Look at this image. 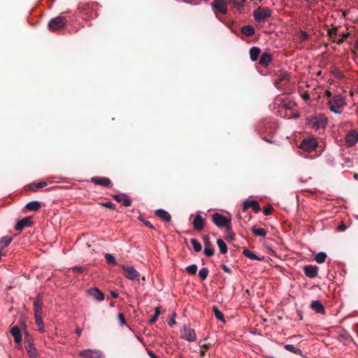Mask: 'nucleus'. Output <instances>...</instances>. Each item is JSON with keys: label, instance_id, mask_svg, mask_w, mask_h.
Returning a JSON list of instances; mask_svg holds the SVG:
<instances>
[{"label": "nucleus", "instance_id": "nucleus-52", "mask_svg": "<svg viewBox=\"0 0 358 358\" xmlns=\"http://www.w3.org/2000/svg\"><path fill=\"white\" fill-rule=\"evenodd\" d=\"M71 269L73 272L76 273H82L85 271V268L82 266H74Z\"/></svg>", "mask_w": 358, "mask_h": 358}, {"label": "nucleus", "instance_id": "nucleus-34", "mask_svg": "<svg viewBox=\"0 0 358 358\" xmlns=\"http://www.w3.org/2000/svg\"><path fill=\"white\" fill-rule=\"evenodd\" d=\"M338 34V27H333L327 30V36L332 42H336V36Z\"/></svg>", "mask_w": 358, "mask_h": 358}, {"label": "nucleus", "instance_id": "nucleus-16", "mask_svg": "<svg viewBox=\"0 0 358 358\" xmlns=\"http://www.w3.org/2000/svg\"><path fill=\"white\" fill-rule=\"evenodd\" d=\"M42 298L40 295H38L34 302V316L42 315H43V309H42Z\"/></svg>", "mask_w": 358, "mask_h": 358}, {"label": "nucleus", "instance_id": "nucleus-48", "mask_svg": "<svg viewBox=\"0 0 358 358\" xmlns=\"http://www.w3.org/2000/svg\"><path fill=\"white\" fill-rule=\"evenodd\" d=\"M101 205L102 206H104L106 208H108L110 210H115V205L110 202V201H108V202H106V203H101Z\"/></svg>", "mask_w": 358, "mask_h": 358}, {"label": "nucleus", "instance_id": "nucleus-47", "mask_svg": "<svg viewBox=\"0 0 358 358\" xmlns=\"http://www.w3.org/2000/svg\"><path fill=\"white\" fill-rule=\"evenodd\" d=\"M138 220H139L140 221L143 222L144 223V224H145L147 227H148V228H150V229H155V227H154V226L152 225V224L150 222H149V221H148V220H145L142 216H139V217H138Z\"/></svg>", "mask_w": 358, "mask_h": 358}, {"label": "nucleus", "instance_id": "nucleus-19", "mask_svg": "<svg viewBox=\"0 0 358 358\" xmlns=\"http://www.w3.org/2000/svg\"><path fill=\"white\" fill-rule=\"evenodd\" d=\"M91 182L103 187H108L111 183L110 180L106 177H92L91 178Z\"/></svg>", "mask_w": 358, "mask_h": 358}, {"label": "nucleus", "instance_id": "nucleus-63", "mask_svg": "<svg viewBox=\"0 0 358 358\" xmlns=\"http://www.w3.org/2000/svg\"><path fill=\"white\" fill-rule=\"evenodd\" d=\"M110 294H111V296H112L113 298H115V299H116V298H117V297H118V294H117L116 292H115V291H112V292H110Z\"/></svg>", "mask_w": 358, "mask_h": 358}, {"label": "nucleus", "instance_id": "nucleus-33", "mask_svg": "<svg viewBox=\"0 0 358 358\" xmlns=\"http://www.w3.org/2000/svg\"><path fill=\"white\" fill-rule=\"evenodd\" d=\"M243 254L247 257L248 258L250 259H253V260H259V261H261L263 259V257H257L255 254H254L253 252H252L250 250H249L248 249H246L245 248L243 251Z\"/></svg>", "mask_w": 358, "mask_h": 358}, {"label": "nucleus", "instance_id": "nucleus-38", "mask_svg": "<svg viewBox=\"0 0 358 358\" xmlns=\"http://www.w3.org/2000/svg\"><path fill=\"white\" fill-rule=\"evenodd\" d=\"M213 311L214 313V315L215 316V317L219 320L221 322H224V315L222 314V313L218 309V308L217 306H213Z\"/></svg>", "mask_w": 358, "mask_h": 358}, {"label": "nucleus", "instance_id": "nucleus-6", "mask_svg": "<svg viewBox=\"0 0 358 358\" xmlns=\"http://www.w3.org/2000/svg\"><path fill=\"white\" fill-rule=\"evenodd\" d=\"M271 15V10L266 7H259L253 13L256 22L265 21Z\"/></svg>", "mask_w": 358, "mask_h": 358}, {"label": "nucleus", "instance_id": "nucleus-43", "mask_svg": "<svg viewBox=\"0 0 358 358\" xmlns=\"http://www.w3.org/2000/svg\"><path fill=\"white\" fill-rule=\"evenodd\" d=\"M235 234L231 231V225H230L228 228H226V236L225 238L227 241L234 240Z\"/></svg>", "mask_w": 358, "mask_h": 358}, {"label": "nucleus", "instance_id": "nucleus-55", "mask_svg": "<svg viewBox=\"0 0 358 358\" xmlns=\"http://www.w3.org/2000/svg\"><path fill=\"white\" fill-rule=\"evenodd\" d=\"M301 97L305 101H308L310 99V96L308 92H305V93L302 94Z\"/></svg>", "mask_w": 358, "mask_h": 358}, {"label": "nucleus", "instance_id": "nucleus-18", "mask_svg": "<svg viewBox=\"0 0 358 358\" xmlns=\"http://www.w3.org/2000/svg\"><path fill=\"white\" fill-rule=\"evenodd\" d=\"M79 355L83 358H101V353L99 351L94 350H85L79 352Z\"/></svg>", "mask_w": 358, "mask_h": 358}, {"label": "nucleus", "instance_id": "nucleus-21", "mask_svg": "<svg viewBox=\"0 0 358 358\" xmlns=\"http://www.w3.org/2000/svg\"><path fill=\"white\" fill-rule=\"evenodd\" d=\"M303 272L308 278H315L317 275L318 269L316 266L308 265L303 267Z\"/></svg>", "mask_w": 358, "mask_h": 358}, {"label": "nucleus", "instance_id": "nucleus-8", "mask_svg": "<svg viewBox=\"0 0 358 358\" xmlns=\"http://www.w3.org/2000/svg\"><path fill=\"white\" fill-rule=\"evenodd\" d=\"M301 148L306 152H312L317 147V141L313 137H310L302 141Z\"/></svg>", "mask_w": 358, "mask_h": 358}, {"label": "nucleus", "instance_id": "nucleus-1", "mask_svg": "<svg viewBox=\"0 0 358 358\" xmlns=\"http://www.w3.org/2000/svg\"><path fill=\"white\" fill-rule=\"evenodd\" d=\"M64 13H62L59 16L52 18L48 23V28L50 31L57 32L64 29L66 26L68 20Z\"/></svg>", "mask_w": 358, "mask_h": 358}, {"label": "nucleus", "instance_id": "nucleus-51", "mask_svg": "<svg viewBox=\"0 0 358 358\" xmlns=\"http://www.w3.org/2000/svg\"><path fill=\"white\" fill-rule=\"evenodd\" d=\"M273 208L271 206H268L266 208H264V214L265 215H269L272 213V212L273 211Z\"/></svg>", "mask_w": 358, "mask_h": 358}, {"label": "nucleus", "instance_id": "nucleus-14", "mask_svg": "<svg viewBox=\"0 0 358 358\" xmlns=\"http://www.w3.org/2000/svg\"><path fill=\"white\" fill-rule=\"evenodd\" d=\"M31 225V217H26L17 221L15 228L17 231H22L24 227H30Z\"/></svg>", "mask_w": 358, "mask_h": 358}, {"label": "nucleus", "instance_id": "nucleus-36", "mask_svg": "<svg viewBox=\"0 0 358 358\" xmlns=\"http://www.w3.org/2000/svg\"><path fill=\"white\" fill-rule=\"evenodd\" d=\"M284 348L287 351L292 352H293L294 354H296V355H300L301 357H303V355H302V351L299 348H295L293 345L287 344V345H285Z\"/></svg>", "mask_w": 358, "mask_h": 358}, {"label": "nucleus", "instance_id": "nucleus-30", "mask_svg": "<svg viewBox=\"0 0 358 358\" xmlns=\"http://www.w3.org/2000/svg\"><path fill=\"white\" fill-rule=\"evenodd\" d=\"M47 185L48 183L45 181L34 182L28 185V189L31 191H36L37 189L45 187Z\"/></svg>", "mask_w": 358, "mask_h": 358}, {"label": "nucleus", "instance_id": "nucleus-11", "mask_svg": "<svg viewBox=\"0 0 358 358\" xmlns=\"http://www.w3.org/2000/svg\"><path fill=\"white\" fill-rule=\"evenodd\" d=\"M213 8L220 13H227V3L224 0H214L212 3Z\"/></svg>", "mask_w": 358, "mask_h": 358}, {"label": "nucleus", "instance_id": "nucleus-28", "mask_svg": "<svg viewBox=\"0 0 358 358\" xmlns=\"http://www.w3.org/2000/svg\"><path fill=\"white\" fill-rule=\"evenodd\" d=\"M261 53V50L258 47H252L250 49V59L253 62L257 61L259 55Z\"/></svg>", "mask_w": 358, "mask_h": 358}, {"label": "nucleus", "instance_id": "nucleus-35", "mask_svg": "<svg viewBox=\"0 0 358 358\" xmlns=\"http://www.w3.org/2000/svg\"><path fill=\"white\" fill-rule=\"evenodd\" d=\"M252 233L257 236L264 237L266 236L267 231L263 228H257L255 226L252 227Z\"/></svg>", "mask_w": 358, "mask_h": 358}, {"label": "nucleus", "instance_id": "nucleus-4", "mask_svg": "<svg viewBox=\"0 0 358 358\" xmlns=\"http://www.w3.org/2000/svg\"><path fill=\"white\" fill-rule=\"evenodd\" d=\"M327 122V120L326 117L324 115L320 114L310 117L308 121V124L312 129L319 130L320 129H324Z\"/></svg>", "mask_w": 358, "mask_h": 358}, {"label": "nucleus", "instance_id": "nucleus-5", "mask_svg": "<svg viewBox=\"0 0 358 358\" xmlns=\"http://www.w3.org/2000/svg\"><path fill=\"white\" fill-rule=\"evenodd\" d=\"M212 220L218 227H225L229 229V227L231 225V219L217 213L213 215Z\"/></svg>", "mask_w": 358, "mask_h": 358}, {"label": "nucleus", "instance_id": "nucleus-20", "mask_svg": "<svg viewBox=\"0 0 358 358\" xmlns=\"http://www.w3.org/2000/svg\"><path fill=\"white\" fill-rule=\"evenodd\" d=\"M87 293L94 299L97 300L99 301H103L104 299V294L98 288H91L87 290Z\"/></svg>", "mask_w": 358, "mask_h": 358}, {"label": "nucleus", "instance_id": "nucleus-24", "mask_svg": "<svg viewBox=\"0 0 358 358\" xmlns=\"http://www.w3.org/2000/svg\"><path fill=\"white\" fill-rule=\"evenodd\" d=\"M275 105H281V107L282 109H285V110H292V108H294V103H292V102H282V99L278 97L275 99Z\"/></svg>", "mask_w": 358, "mask_h": 358}, {"label": "nucleus", "instance_id": "nucleus-61", "mask_svg": "<svg viewBox=\"0 0 358 358\" xmlns=\"http://www.w3.org/2000/svg\"><path fill=\"white\" fill-rule=\"evenodd\" d=\"M161 313V310H160V307H156L155 308V315L157 317H159V315H160Z\"/></svg>", "mask_w": 358, "mask_h": 358}, {"label": "nucleus", "instance_id": "nucleus-31", "mask_svg": "<svg viewBox=\"0 0 358 358\" xmlns=\"http://www.w3.org/2000/svg\"><path fill=\"white\" fill-rule=\"evenodd\" d=\"M13 238L11 236H3L0 238V250L2 252V249L7 247L12 241Z\"/></svg>", "mask_w": 358, "mask_h": 358}, {"label": "nucleus", "instance_id": "nucleus-26", "mask_svg": "<svg viewBox=\"0 0 358 358\" xmlns=\"http://www.w3.org/2000/svg\"><path fill=\"white\" fill-rule=\"evenodd\" d=\"M155 215L161 218L162 220H164L166 222H170L171 220V215L163 209H159L155 211Z\"/></svg>", "mask_w": 358, "mask_h": 358}, {"label": "nucleus", "instance_id": "nucleus-39", "mask_svg": "<svg viewBox=\"0 0 358 358\" xmlns=\"http://www.w3.org/2000/svg\"><path fill=\"white\" fill-rule=\"evenodd\" d=\"M327 259L326 253L321 252L316 255L315 259L318 264H322L325 262Z\"/></svg>", "mask_w": 358, "mask_h": 358}, {"label": "nucleus", "instance_id": "nucleus-46", "mask_svg": "<svg viewBox=\"0 0 358 358\" xmlns=\"http://www.w3.org/2000/svg\"><path fill=\"white\" fill-rule=\"evenodd\" d=\"M214 249L211 247H205L204 253L208 257H212L214 255Z\"/></svg>", "mask_w": 358, "mask_h": 358}, {"label": "nucleus", "instance_id": "nucleus-49", "mask_svg": "<svg viewBox=\"0 0 358 358\" xmlns=\"http://www.w3.org/2000/svg\"><path fill=\"white\" fill-rule=\"evenodd\" d=\"M117 317H118V320H119L120 325L122 326L126 324V320L124 319V316L122 313H119Z\"/></svg>", "mask_w": 358, "mask_h": 358}, {"label": "nucleus", "instance_id": "nucleus-54", "mask_svg": "<svg viewBox=\"0 0 358 358\" xmlns=\"http://www.w3.org/2000/svg\"><path fill=\"white\" fill-rule=\"evenodd\" d=\"M221 267H222V269H223L226 273H229V274H230V273H231V268H230L229 266H227V265H225V264H222Z\"/></svg>", "mask_w": 358, "mask_h": 358}, {"label": "nucleus", "instance_id": "nucleus-23", "mask_svg": "<svg viewBox=\"0 0 358 358\" xmlns=\"http://www.w3.org/2000/svg\"><path fill=\"white\" fill-rule=\"evenodd\" d=\"M271 55L267 52H264L262 54L259 63L262 66H267L271 63Z\"/></svg>", "mask_w": 358, "mask_h": 358}, {"label": "nucleus", "instance_id": "nucleus-40", "mask_svg": "<svg viewBox=\"0 0 358 358\" xmlns=\"http://www.w3.org/2000/svg\"><path fill=\"white\" fill-rule=\"evenodd\" d=\"M104 257L106 259V261L108 264H112V265H116L117 264V262H116V259L115 258V257L113 255H112L111 254H109V253H106L104 255Z\"/></svg>", "mask_w": 358, "mask_h": 358}, {"label": "nucleus", "instance_id": "nucleus-57", "mask_svg": "<svg viewBox=\"0 0 358 358\" xmlns=\"http://www.w3.org/2000/svg\"><path fill=\"white\" fill-rule=\"evenodd\" d=\"M157 319H158V317H157V316H156L155 315H154L152 317V318H150V320H149V323H150V324H154V323L157 320Z\"/></svg>", "mask_w": 358, "mask_h": 358}, {"label": "nucleus", "instance_id": "nucleus-50", "mask_svg": "<svg viewBox=\"0 0 358 358\" xmlns=\"http://www.w3.org/2000/svg\"><path fill=\"white\" fill-rule=\"evenodd\" d=\"M244 2V0H242L241 2L239 1V0H229V3L231 4H233L236 7H240L243 5Z\"/></svg>", "mask_w": 358, "mask_h": 358}, {"label": "nucleus", "instance_id": "nucleus-15", "mask_svg": "<svg viewBox=\"0 0 358 358\" xmlns=\"http://www.w3.org/2000/svg\"><path fill=\"white\" fill-rule=\"evenodd\" d=\"M249 208H252L255 213H258L261 210L259 204L256 200H246L243 203V211H245Z\"/></svg>", "mask_w": 358, "mask_h": 358}, {"label": "nucleus", "instance_id": "nucleus-12", "mask_svg": "<svg viewBox=\"0 0 358 358\" xmlns=\"http://www.w3.org/2000/svg\"><path fill=\"white\" fill-rule=\"evenodd\" d=\"M358 141V132L355 130L352 129L350 130L345 136V143L346 144L352 147L355 145Z\"/></svg>", "mask_w": 358, "mask_h": 358}, {"label": "nucleus", "instance_id": "nucleus-25", "mask_svg": "<svg viewBox=\"0 0 358 358\" xmlns=\"http://www.w3.org/2000/svg\"><path fill=\"white\" fill-rule=\"evenodd\" d=\"M10 334L13 336L15 343H20L22 341L21 331L17 326H15L11 329Z\"/></svg>", "mask_w": 358, "mask_h": 358}, {"label": "nucleus", "instance_id": "nucleus-37", "mask_svg": "<svg viewBox=\"0 0 358 358\" xmlns=\"http://www.w3.org/2000/svg\"><path fill=\"white\" fill-rule=\"evenodd\" d=\"M217 243L218 245V248L220 249V252L222 254H226L228 250L227 244L224 243V241L222 239H217Z\"/></svg>", "mask_w": 358, "mask_h": 358}, {"label": "nucleus", "instance_id": "nucleus-45", "mask_svg": "<svg viewBox=\"0 0 358 358\" xmlns=\"http://www.w3.org/2000/svg\"><path fill=\"white\" fill-rule=\"evenodd\" d=\"M187 272L190 275H195L197 271V266L196 264H192L186 268Z\"/></svg>", "mask_w": 358, "mask_h": 358}, {"label": "nucleus", "instance_id": "nucleus-42", "mask_svg": "<svg viewBox=\"0 0 358 358\" xmlns=\"http://www.w3.org/2000/svg\"><path fill=\"white\" fill-rule=\"evenodd\" d=\"M190 242L196 252H200L201 250V245L196 239L192 238Z\"/></svg>", "mask_w": 358, "mask_h": 358}, {"label": "nucleus", "instance_id": "nucleus-64", "mask_svg": "<svg viewBox=\"0 0 358 358\" xmlns=\"http://www.w3.org/2000/svg\"><path fill=\"white\" fill-rule=\"evenodd\" d=\"M299 116V113H293L290 115V117H293V118H298Z\"/></svg>", "mask_w": 358, "mask_h": 358}, {"label": "nucleus", "instance_id": "nucleus-7", "mask_svg": "<svg viewBox=\"0 0 358 358\" xmlns=\"http://www.w3.org/2000/svg\"><path fill=\"white\" fill-rule=\"evenodd\" d=\"M121 267L126 278L131 280H139L140 273L133 266L122 265Z\"/></svg>", "mask_w": 358, "mask_h": 358}, {"label": "nucleus", "instance_id": "nucleus-13", "mask_svg": "<svg viewBox=\"0 0 358 358\" xmlns=\"http://www.w3.org/2000/svg\"><path fill=\"white\" fill-rule=\"evenodd\" d=\"M112 197L117 202H122L124 206L129 207L131 205V201L125 194H117L112 195Z\"/></svg>", "mask_w": 358, "mask_h": 358}, {"label": "nucleus", "instance_id": "nucleus-60", "mask_svg": "<svg viewBox=\"0 0 358 358\" xmlns=\"http://www.w3.org/2000/svg\"><path fill=\"white\" fill-rule=\"evenodd\" d=\"M346 228H347L346 225L344 224H342L338 227V230L340 231H343L345 230Z\"/></svg>", "mask_w": 358, "mask_h": 358}, {"label": "nucleus", "instance_id": "nucleus-53", "mask_svg": "<svg viewBox=\"0 0 358 358\" xmlns=\"http://www.w3.org/2000/svg\"><path fill=\"white\" fill-rule=\"evenodd\" d=\"M210 346V344H203L201 346V350L200 351V355L203 356L205 355L206 350L208 349Z\"/></svg>", "mask_w": 358, "mask_h": 358}, {"label": "nucleus", "instance_id": "nucleus-58", "mask_svg": "<svg viewBox=\"0 0 358 358\" xmlns=\"http://www.w3.org/2000/svg\"><path fill=\"white\" fill-rule=\"evenodd\" d=\"M204 243H205V247H210V243L209 241L208 236H206L204 238Z\"/></svg>", "mask_w": 358, "mask_h": 358}, {"label": "nucleus", "instance_id": "nucleus-17", "mask_svg": "<svg viewBox=\"0 0 358 358\" xmlns=\"http://www.w3.org/2000/svg\"><path fill=\"white\" fill-rule=\"evenodd\" d=\"M192 224L195 230L200 231L204 228L205 220L199 214H196Z\"/></svg>", "mask_w": 358, "mask_h": 358}, {"label": "nucleus", "instance_id": "nucleus-41", "mask_svg": "<svg viewBox=\"0 0 358 358\" xmlns=\"http://www.w3.org/2000/svg\"><path fill=\"white\" fill-rule=\"evenodd\" d=\"M34 319H35V322H36V325L39 327V331L41 332L43 331L44 326H43V320H42V315L34 316Z\"/></svg>", "mask_w": 358, "mask_h": 358}, {"label": "nucleus", "instance_id": "nucleus-59", "mask_svg": "<svg viewBox=\"0 0 358 358\" xmlns=\"http://www.w3.org/2000/svg\"><path fill=\"white\" fill-rule=\"evenodd\" d=\"M148 354L150 358H159L152 351L148 350Z\"/></svg>", "mask_w": 358, "mask_h": 358}, {"label": "nucleus", "instance_id": "nucleus-9", "mask_svg": "<svg viewBox=\"0 0 358 358\" xmlns=\"http://www.w3.org/2000/svg\"><path fill=\"white\" fill-rule=\"evenodd\" d=\"M289 80V73L285 71H280L278 75V78L275 81V85L278 88H284L288 85Z\"/></svg>", "mask_w": 358, "mask_h": 358}, {"label": "nucleus", "instance_id": "nucleus-27", "mask_svg": "<svg viewBox=\"0 0 358 358\" xmlns=\"http://www.w3.org/2000/svg\"><path fill=\"white\" fill-rule=\"evenodd\" d=\"M26 350L31 358H36L37 357V352L36 349L34 347V345L31 342H28L27 344L25 345Z\"/></svg>", "mask_w": 358, "mask_h": 358}, {"label": "nucleus", "instance_id": "nucleus-3", "mask_svg": "<svg viewBox=\"0 0 358 358\" xmlns=\"http://www.w3.org/2000/svg\"><path fill=\"white\" fill-rule=\"evenodd\" d=\"M329 108L336 114L342 113L341 108L345 105V99L341 95H334L328 101Z\"/></svg>", "mask_w": 358, "mask_h": 358}, {"label": "nucleus", "instance_id": "nucleus-56", "mask_svg": "<svg viewBox=\"0 0 358 358\" xmlns=\"http://www.w3.org/2000/svg\"><path fill=\"white\" fill-rule=\"evenodd\" d=\"M301 36L303 40H306L309 38V35L306 31H302Z\"/></svg>", "mask_w": 358, "mask_h": 358}, {"label": "nucleus", "instance_id": "nucleus-32", "mask_svg": "<svg viewBox=\"0 0 358 358\" xmlns=\"http://www.w3.org/2000/svg\"><path fill=\"white\" fill-rule=\"evenodd\" d=\"M241 32L246 36H251L255 34V29L251 25H245L241 28Z\"/></svg>", "mask_w": 358, "mask_h": 358}, {"label": "nucleus", "instance_id": "nucleus-10", "mask_svg": "<svg viewBox=\"0 0 358 358\" xmlns=\"http://www.w3.org/2000/svg\"><path fill=\"white\" fill-rule=\"evenodd\" d=\"M181 337L190 342L194 341L196 338L194 329L187 326H184L183 330L181 331Z\"/></svg>", "mask_w": 358, "mask_h": 358}, {"label": "nucleus", "instance_id": "nucleus-62", "mask_svg": "<svg viewBox=\"0 0 358 358\" xmlns=\"http://www.w3.org/2000/svg\"><path fill=\"white\" fill-rule=\"evenodd\" d=\"M176 324V321L173 318H171L170 320L169 321V325L172 327L173 326L174 324Z\"/></svg>", "mask_w": 358, "mask_h": 358}, {"label": "nucleus", "instance_id": "nucleus-2", "mask_svg": "<svg viewBox=\"0 0 358 358\" xmlns=\"http://www.w3.org/2000/svg\"><path fill=\"white\" fill-rule=\"evenodd\" d=\"M98 6L96 3H80L78 6L80 13L84 20H88L93 18L94 16H96V10Z\"/></svg>", "mask_w": 358, "mask_h": 358}, {"label": "nucleus", "instance_id": "nucleus-44", "mask_svg": "<svg viewBox=\"0 0 358 358\" xmlns=\"http://www.w3.org/2000/svg\"><path fill=\"white\" fill-rule=\"evenodd\" d=\"M208 272L209 271L207 268H202L199 272V276L202 280H204L207 278Z\"/></svg>", "mask_w": 358, "mask_h": 358}, {"label": "nucleus", "instance_id": "nucleus-22", "mask_svg": "<svg viewBox=\"0 0 358 358\" xmlns=\"http://www.w3.org/2000/svg\"><path fill=\"white\" fill-rule=\"evenodd\" d=\"M310 308L317 313L325 314L324 307L320 301H313L310 304Z\"/></svg>", "mask_w": 358, "mask_h": 358}, {"label": "nucleus", "instance_id": "nucleus-29", "mask_svg": "<svg viewBox=\"0 0 358 358\" xmlns=\"http://www.w3.org/2000/svg\"><path fill=\"white\" fill-rule=\"evenodd\" d=\"M41 207V204L39 201H34L29 202L26 205V208L31 211H36L40 209Z\"/></svg>", "mask_w": 358, "mask_h": 358}]
</instances>
